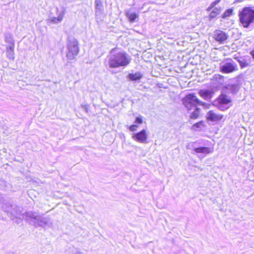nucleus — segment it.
<instances>
[{"label": "nucleus", "mask_w": 254, "mask_h": 254, "mask_svg": "<svg viewBox=\"0 0 254 254\" xmlns=\"http://www.w3.org/2000/svg\"><path fill=\"white\" fill-rule=\"evenodd\" d=\"M3 209L7 213L11 219L17 224L21 223L22 219H25L30 224L35 227L41 226L44 228V226H45L44 221H45L46 218H42L36 215L33 212L30 211L25 214H21L16 207L12 208V206H10L8 209H6L4 207H3Z\"/></svg>", "instance_id": "obj_1"}, {"label": "nucleus", "mask_w": 254, "mask_h": 254, "mask_svg": "<svg viewBox=\"0 0 254 254\" xmlns=\"http://www.w3.org/2000/svg\"><path fill=\"white\" fill-rule=\"evenodd\" d=\"M108 58V64L111 68L126 66L130 63V59L127 54L123 51L117 52L116 48L111 50Z\"/></svg>", "instance_id": "obj_2"}, {"label": "nucleus", "mask_w": 254, "mask_h": 254, "mask_svg": "<svg viewBox=\"0 0 254 254\" xmlns=\"http://www.w3.org/2000/svg\"><path fill=\"white\" fill-rule=\"evenodd\" d=\"M240 23L245 28L254 24V7H246L239 12Z\"/></svg>", "instance_id": "obj_3"}, {"label": "nucleus", "mask_w": 254, "mask_h": 254, "mask_svg": "<svg viewBox=\"0 0 254 254\" xmlns=\"http://www.w3.org/2000/svg\"><path fill=\"white\" fill-rule=\"evenodd\" d=\"M66 47V57L67 59L69 61L75 59L79 51L78 42L77 40L72 37L68 38Z\"/></svg>", "instance_id": "obj_4"}, {"label": "nucleus", "mask_w": 254, "mask_h": 254, "mask_svg": "<svg viewBox=\"0 0 254 254\" xmlns=\"http://www.w3.org/2000/svg\"><path fill=\"white\" fill-rule=\"evenodd\" d=\"M219 69L223 73H230L237 71L238 67L231 59H227L220 64Z\"/></svg>", "instance_id": "obj_5"}, {"label": "nucleus", "mask_w": 254, "mask_h": 254, "mask_svg": "<svg viewBox=\"0 0 254 254\" xmlns=\"http://www.w3.org/2000/svg\"><path fill=\"white\" fill-rule=\"evenodd\" d=\"M183 103L189 110L196 107L198 105H202L203 103L200 101L193 93L187 95L183 99Z\"/></svg>", "instance_id": "obj_6"}, {"label": "nucleus", "mask_w": 254, "mask_h": 254, "mask_svg": "<svg viewBox=\"0 0 254 254\" xmlns=\"http://www.w3.org/2000/svg\"><path fill=\"white\" fill-rule=\"evenodd\" d=\"M216 106L221 111L228 109L231 106V97L224 94H221L217 99Z\"/></svg>", "instance_id": "obj_7"}, {"label": "nucleus", "mask_w": 254, "mask_h": 254, "mask_svg": "<svg viewBox=\"0 0 254 254\" xmlns=\"http://www.w3.org/2000/svg\"><path fill=\"white\" fill-rule=\"evenodd\" d=\"M65 12L66 9L65 7H57L56 8L57 16L49 17V18L46 20L47 23L49 24L61 23L64 19Z\"/></svg>", "instance_id": "obj_8"}, {"label": "nucleus", "mask_w": 254, "mask_h": 254, "mask_svg": "<svg viewBox=\"0 0 254 254\" xmlns=\"http://www.w3.org/2000/svg\"><path fill=\"white\" fill-rule=\"evenodd\" d=\"M131 138L134 141L140 143H147L148 138L147 130L145 129H143L138 132L132 133Z\"/></svg>", "instance_id": "obj_9"}, {"label": "nucleus", "mask_w": 254, "mask_h": 254, "mask_svg": "<svg viewBox=\"0 0 254 254\" xmlns=\"http://www.w3.org/2000/svg\"><path fill=\"white\" fill-rule=\"evenodd\" d=\"M193 151L194 154H196L200 159H203L207 154L212 152V149L208 147H196Z\"/></svg>", "instance_id": "obj_10"}, {"label": "nucleus", "mask_w": 254, "mask_h": 254, "mask_svg": "<svg viewBox=\"0 0 254 254\" xmlns=\"http://www.w3.org/2000/svg\"><path fill=\"white\" fill-rule=\"evenodd\" d=\"M214 38L220 44L224 43L228 38V35L224 31L216 30L214 33Z\"/></svg>", "instance_id": "obj_11"}, {"label": "nucleus", "mask_w": 254, "mask_h": 254, "mask_svg": "<svg viewBox=\"0 0 254 254\" xmlns=\"http://www.w3.org/2000/svg\"><path fill=\"white\" fill-rule=\"evenodd\" d=\"M206 119L210 121L217 122L221 121L223 116L222 114H218L214 111H209L206 115Z\"/></svg>", "instance_id": "obj_12"}, {"label": "nucleus", "mask_w": 254, "mask_h": 254, "mask_svg": "<svg viewBox=\"0 0 254 254\" xmlns=\"http://www.w3.org/2000/svg\"><path fill=\"white\" fill-rule=\"evenodd\" d=\"M143 123V117L139 116L135 118L134 121V124L128 127L129 130L131 132H134L136 130L138 127L139 124H142Z\"/></svg>", "instance_id": "obj_13"}, {"label": "nucleus", "mask_w": 254, "mask_h": 254, "mask_svg": "<svg viewBox=\"0 0 254 254\" xmlns=\"http://www.w3.org/2000/svg\"><path fill=\"white\" fill-rule=\"evenodd\" d=\"M198 93L203 99L208 101L212 98L213 91L209 89H200Z\"/></svg>", "instance_id": "obj_14"}, {"label": "nucleus", "mask_w": 254, "mask_h": 254, "mask_svg": "<svg viewBox=\"0 0 254 254\" xmlns=\"http://www.w3.org/2000/svg\"><path fill=\"white\" fill-rule=\"evenodd\" d=\"M239 89V86L237 84H228L224 87V91L227 93H236Z\"/></svg>", "instance_id": "obj_15"}, {"label": "nucleus", "mask_w": 254, "mask_h": 254, "mask_svg": "<svg viewBox=\"0 0 254 254\" xmlns=\"http://www.w3.org/2000/svg\"><path fill=\"white\" fill-rule=\"evenodd\" d=\"M14 44L12 43L6 48V57L10 60H14Z\"/></svg>", "instance_id": "obj_16"}, {"label": "nucleus", "mask_w": 254, "mask_h": 254, "mask_svg": "<svg viewBox=\"0 0 254 254\" xmlns=\"http://www.w3.org/2000/svg\"><path fill=\"white\" fill-rule=\"evenodd\" d=\"M95 13L97 19L100 18L102 15V4L100 0H95Z\"/></svg>", "instance_id": "obj_17"}, {"label": "nucleus", "mask_w": 254, "mask_h": 254, "mask_svg": "<svg viewBox=\"0 0 254 254\" xmlns=\"http://www.w3.org/2000/svg\"><path fill=\"white\" fill-rule=\"evenodd\" d=\"M224 80V77L219 74H215L211 78L212 82L214 84H222Z\"/></svg>", "instance_id": "obj_18"}, {"label": "nucleus", "mask_w": 254, "mask_h": 254, "mask_svg": "<svg viewBox=\"0 0 254 254\" xmlns=\"http://www.w3.org/2000/svg\"><path fill=\"white\" fill-rule=\"evenodd\" d=\"M142 77V74L140 72H136L134 73H129L128 78L132 81L139 80Z\"/></svg>", "instance_id": "obj_19"}, {"label": "nucleus", "mask_w": 254, "mask_h": 254, "mask_svg": "<svg viewBox=\"0 0 254 254\" xmlns=\"http://www.w3.org/2000/svg\"><path fill=\"white\" fill-rule=\"evenodd\" d=\"M126 15L128 18L129 20L132 22L138 17V14L135 12H131L129 11L126 12Z\"/></svg>", "instance_id": "obj_20"}, {"label": "nucleus", "mask_w": 254, "mask_h": 254, "mask_svg": "<svg viewBox=\"0 0 254 254\" xmlns=\"http://www.w3.org/2000/svg\"><path fill=\"white\" fill-rule=\"evenodd\" d=\"M221 9L220 8H214L211 11L209 15V18L210 19H212L215 18L220 13Z\"/></svg>", "instance_id": "obj_21"}, {"label": "nucleus", "mask_w": 254, "mask_h": 254, "mask_svg": "<svg viewBox=\"0 0 254 254\" xmlns=\"http://www.w3.org/2000/svg\"><path fill=\"white\" fill-rule=\"evenodd\" d=\"M237 61L239 63L241 68H244L249 66V64L247 63L246 60L242 58H239L237 60Z\"/></svg>", "instance_id": "obj_22"}, {"label": "nucleus", "mask_w": 254, "mask_h": 254, "mask_svg": "<svg viewBox=\"0 0 254 254\" xmlns=\"http://www.w3.org/2000/svg\"><path fill=\"white\" fill-rule=\"evenodd\" d=\"M204 126V124L203 122H199L198 123H197L195 124H194L192 126V129L193 130H199L201 129L202 127Z\"/></svg>", "instance_id": "obj_23"}, {"label": "nucleus", "mask_w": 254, "mask_h": 254, "mask_svg": "<svg viewBox=\"0 0 254 254\" xmlns=\"http://www.w3.org/2000/svg\"><path fill=\"white\" fill-rule=\"evenodd\" d=\"M199 114V110L198 108L195 107L194 111L190 115V118L193 119H196L198 117Z\"/></svg>", "instance_id": "obj_24"}, {"label": "nucleus", "mask_w": 254, "mask_h": 254, "mask_svg": "<svg viewBox=\"0 0 254 254\" xmlns=\"http://www.w3.org/2000/svg\"><path fill=\"white\" fill-rule=\"evenodd\" d=\"M233 13V9L231 8L228 9L226 10L225 12L223 13L222 15L223 18H225L227 17H229L232 15Z\"/></svg>", "instance_id": "obj_25"}, {"label": "nucleus", "mask_w": 254, "mask_h": 254, "mask_svg": "<svg viewBox=\"0 0 254 254\" xmlns=\"http://www.w3.org/2000/svg\"><path fill=\"white\" fill-rule=\"evenodd\" d=\"M44 223L45 224V226H44L45 228L50 227L52 225L51 222L47 218L45 219V221H44Z\"/></svg>", "instance_id": "obj_26"}, {"label": "nucleus", "mask_w": 254, "mask_h": 254, "mask_svg": "<svg viewBox=\"0 0 254 254\" xmlns=\"http://www.w3.org/2000/svg\"><path fill=\"white\" fill-rule=\"evenodd\" d=\"M216 5V4L213 2H212L210 6L208 7V8H207V10L208 11H210L211 10H212L214 7Z\"/></svg>", "instance_id": "obj_27"}, {"label": "nucleus", "mask_w": 254, "mask_h": 254, "mask_svg": "<svg viewBox=\"0 0 254 254\" xmlns=\"http://www.w3.org/2000/svg\"><path fill=\"white\" fill-rule=\"evenodd\" d=\"M5 41H6V42L9 43L10 44V45H11V44L12 43H13L12 40V39L10 37H9V38H8V37L6 36L5 37Z\"/></svg>", "instance_id": "obj_28"}, {"label": "nucleus", "mask_w": 254, "mask_h": 254, "mask_svg": "<svg viewBox=\"0 0 254 254\" xmlns=\"http://www.w3.org/2000/svg\"><path fill=\"white\" fill-rule=\"evenodd\" d=\"M251 55H252L253 59H254V50L251 51Z\"/></svg>", "instance_id": "obj_29"}, {"label": "nucleus", "mask_w": 254, "mask_h": 254, "mask_svg": "<svg viewBox=\"0 0 254 254\" xmlns=\"http://www.w3.org/2000/svg\"><path fill=\"white\" fill-rule=\"evenodd\" d=\"M73 254H82V253H81L80 251H77Z\"/></svg>", "instance_id": "obj_30"}, {"label": "nucleus", "mask_w": 254, "mask_h": 254, "mask_svg": "<svg viewBox=\"0 0 254 254\" xmlns=\"http://www.w3.org/2000/svg\"><path fill=\"white\" fill-rule=\"evenodd\" d=\"M213 2L216 5L219 2L217 1V0H215L214 1H213Z\"/></svg>", "instance_id": "obj_31"}, {"label": "nucleus", "mask_w": 254, "mask_h": 254, "mask_svg": "<svg viewBox=\"0 0 254 254\" xmlns=\"http://www.w3.org/2000/svg\"><path fill=\"white\" fill-rule=\"evenodd\" d=\"M221 0H217V1H218L219 2Z\"/></svg>", "instance_id": "obj_32"}]
</instances>
